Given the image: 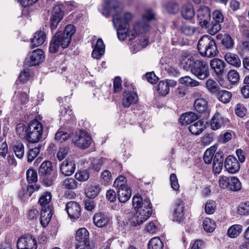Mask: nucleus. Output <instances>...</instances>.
I'll list each match as a JSON object with an SVG mask.
<instances>
[{"label": "nucleus", "mask_w": 249, "mask_h": 249, "mask_svg": "<svg viewBox=\"0 0 249 249\" xmlns=\"http://www.w3.org/2000/svg\"><path fill=\"white\" fill-rule=\"evenodd\" d=\"M242 231V226L240 225H234L231 226L228 230V235L231 238H235L238 236Z\"/></svg>", "instance_id": "41"}, {"label": "nucleus", "mask_w": 249, "mask_h": 249, "mask_svg": "<svg viewBox=\"0 0 249 249\" xmlns=\"http://www.w3.org/2000/svg\"><path fill=\"white\" fill-rule=\"evenodd\" d=\"M205 127L203 122L199 120L191 124L189 126V129L192 134L198 135L202 132Z\"/></svg>", "instance_id": "33"}, {"label": "nucleus", "mask_w": 249, "mask_h": 249, "mask_svg": "<svg viewBox=\"0 0 249 249\" xmlns=\"http://www.w3.org/2000/svg\"><path fill=\"white\" fill-rule=\"evenodd\" d=\"M44 59L43 52L42 50L37 49L28 54L25 63L30 66H36L43 62Z\"/></svg>", "instance_id": "9"}, {"label": "nucleus", "mask_w": 249, "mask_h": 249, "mask_svg": "<svg viewBox=\"0 0 249 249\" xmlns=\"http://www.w3.org/2000/svg\"><path fill=\"white\" fill-rule=\"evenodd\" d=\"M194 107L195 110L200 114H209L210 111L207 100L203 98L196 99Z\"/></svg>", "instance_id": "18"}, {"label": "nucleus", "mask_w": 249, "mask_h": 249, "mask_svg": "<svg viewBox=\"0 0 249 249\" xmlns=\"http://www.w3.org/2000/svg\"><path fill=\"white\" fill-rule=\"evenodd\" d=\"M207 27L209 34L214 35L220 30L221 26L220 23L214 22H212L209 26L207 25Z\"/></svg>", "instance_id": "52"}, {"label": "nucleus", "mask_w": 249, "mask_h": 249, "mask_svg": "<svg viewBox=\"0 0 249 249\" xmlns=\"http://www.w3.org/2000/svg\"><path fill=\"white\" fill-rule=\"evenodd\" d=\"M218 100L223 103H229L232 97V94L231 92L227 90H221L218 92Z\"/></svg>", "instance_id": "42"}, {"label": "nucleus", "mask_w": 249, "mask_h": 249, "mask_svg": "<svg viewBox=\"0 0 249 249\" xmlns=\"http://www.w3.org/2000/svg\"><path fill=\"white\" fill-rule=\"evenodd\" d=\"M181 14L182 17L187 20L194 18L195 13L192 5L187 4L183 5L181 7Z\"/></svg>", "instance_id": "31"}, {"label": "nucleus", "mask_w": 249, "mask_h": 249, "mask_svg": "<svg viewBox=\"0 0 249 249\" xmlns=\"http://www.w3.org/2000/svg\"><path fill=\"white\" fill-rule=\"evenodd\" d=\"M52 209H41L40 214V223L43 227H45L49 223L52 217Z\"/></svg>", "instance_id": "35"}, {"label": "nucleus", "mask_w": 249, "mask_h": 249, "mask_svg": "<svg viewBox=\"0 0 249 249\" xmlns=\"http://www.w3.org/2000/svg\"><path fill=\"white\" fill-rule=\"evenodd\" d=\"M180 31L184 35L190 36L195 33L196 28L188 24H183L180 27Z\"/></svg>", "instance_id": "51"}, {"label": "nucleus", "mask_w": 249, "mask_h": 249, "mask_svg": "<svg viewBox=\"0 0 249 249\" xmlns=\"http://www.w3.org/2000/svg\"><path fill=\"white\" fill-rule=\"evenodd\" d=\"M105 46L101 38H99L92 51V56L95 59H99L104 54Z\"/></svg>", "instance_id": "27"}, {"label": "nucleus", "mask_w": 249, "mask_h": 249, "mask_svg": "<svg viewBox=\"0 0 249 249\" xmlns=\"http://www.w3.org/2000/svg\"><path fill=\"white\" fill-rule=\"evenodd\" d=\"M100 189L98 186H92L88 187L86 191V196L89 198H94L99 193Z\"/></svg>", "instance_id": "44"}, {"label": "nucleus", "mask_w": 249, "mask_h": 249, "mask_svg": "<svg viewBox=\"0 0 249 249\" xmlns=\"http://www.w3.org/2000/svg\"><path fill=\"white\" fill-rule=\"evenodd\" d=\"M179 62L181 67L184 70H187L191 68L195 61L193 56L188 52L183 51L180 56Z\"/></svg>", "instance_id": "19"}, {"label": "nucleus", "mask_w": 249, "mask_h": 249, "mask_svg": "<svg viewBox=\"0 0 249 249\" xmlns=\"http://www.w3.org/2000/svg\"><path fill=\"white\" fill-rule=\"evenodd\" d=\"M76 249H93L94 246L89 240V233L86 228L78 230L75 234Z\"/></svg>", "instance_id": "6"}, {"label": "nucleus", "mask_w": 249, "mask_h": 249, "mask_svg": "<svg viewBox=\"0 0 249 249\" xmlns=\"http://www.w3.org/2000/svg\"><path fill=\"white\" fill-rule=\"evenodd\" d=\"M210 66L217 75H222L224 72L226 64L222 59L214 58L211 61Z\"/></svg>", "instance_id": "23"}, {"label": "nucleus", "mask_w": 249, "mask_h": 249, "mask_svg": "<svg viewBox=\"0 0 249 249\" xmlns=\"http://www.w3.org/2000/svg\"><path fill=\"white\" fill-rule=\"evenodd\" d=\"M27 180L29 184H35L37 181V175L34 170L28 169L26 172Z\"/></svg>", "instance_id": "49"}, {"label": "nucleus", "mask_w": 249, "mask_h": 249, "mask_svg": "<svg viewBox=\"0 0 249 249\" xmlns=\"http://www.w3.org/2000/svg\"><path fill=\"white\" fill-rule=\"evenodd\" d=\"M197 48L202 56L212 57L218 53L215 41L208 36H204L199 39Z\"/></svg>", "instance_id": "3"}, {"label": "nucleus", "mask_w": 249, "mask_h": 249, "mask_svg": "<svg viewBox=\"0 0 249 249\" xmlns=\"http://www.w3.org/2000/svg\"><path fill=\"white\" fill-rule=\"evenodd\" d=\"M43 132L42 124L37 120H33L28 125L26 140L30 143H37L41 140Z\"/></svg>", "instance_id": "5"}, {"label": "nucleus", "mask_w": 249, "mask_h": 249, "mask_svg": "<svg viewBox=\"0 0 249 249\" xmlns=\"http://www.w3.org/2000/svg\"><path fill=\"white\" fill-rule=\"evenodd\" d=\"M152 205L149 199L144 200L142 207L137 209L131 222L135 226L140 225L145 221L152 214Z\"/></svg>", "instance_id": "4"}, {"label": "nucleus", "mask_w": 249, "mask_h": 249, "mask_svg": "<svg viewBox=\"0 0 249 249\" xmlns=\"http://www.w3.org/2000/svg\"><path fill=\"white\" fill-rule=\"evenodd\" d=\"M101 13L107 18L113 15L112 22L116 29L119 40L124 41L127 37L132 40L140 34L149 31V26L147 22L141 21L135 23L132 30H129V22L133 18V15L129 12L123 13L121 3L117 0H105Z\"/></svg>", "instance_id": "1"}, {"label": "nucleus", "mask_w": 249, "mask_h": 249, "mask_svg": "<svg viewBox=\"0 0 249 249\" xmlns=\"http://www.w3.org/2000/svg\"><path fill=\"white\" fill-rule=\"evenodd\" d=\"M91 138L88 132L81 130L78 135H75L72 138V142L76 146L86 149L89 146L91 143Z\"/></svg>", "instance_id": "8"}, {"label": "nucleus", "mask_w": 249, "mask_h": 249, "mask_svg": "<svg viewBox=\"0 0 249 249\" xmlns=\"http://www.w3.org/2000/svg\"><path fill=\"white\" fill-rule=\"evenodd\" d=\"M176 85L177 82L174 80L160 81L158 84L157 91L161 96H165L169 93L170 87H174Z\"/></svg>", "instance_id": "14"}, {"label": "nucleus", "mask_w": 249, "mask_h": 249, "mask_svg": "<svg viewBox=\"0 0 249 249\" xmlns=\"http://www.w3.org/2000/svg\"><path fill=\"white\" fill-rule=\"evenodd\" d=\"M63 18V14L59 6H54L50 19V28L53 31L56 29L59 23Z\"/></svg>", "instance_id": "12"}, {"label": "nucleus", "mask_w": 249, "mask_h": 249, "mask_svg": "<svg viewBox=\"0 0 249 249\" xmlns=\"http://www.w3.org/2000/svg\"><path fill=\"white\" fill-rule=\"evenodd\" d=\"M75 169V166L74 162L67 159L62 162L60 166V171L65 176L72 175L74 173Z\"/></svg>", "instance_id": "21"}, {"label": "nucleus", "mask_w": 249, "mask_h": 249, "mask_svg": "<svg viewBox=\"0 0 249 249\" xmlns=\"http://www.w3.org/2000/svg\"><path fill=\"white\" fill-rule=\"evenodd\" d=\"M13 150L16 156L19 159L23 158L24 154V147L21 142H17L13 145Z\"/></svg>", "instance_id": "39"}, {"label": "nucleus", "mask_w": 249, "mask_h": 249, "mask_svg": "<svg viewBox=\"0 0 249 249\" xmlns=\"http://www.w3.org/2000/svg\"><path fill=\"white\" fill-rule=\"evenodd\" d=\"M184 204L182 200L177 199L173 205V215L174 220L180 222L184 218Z\"/></svg>", "instance_id": "13"}, {"label": "nucleus", "mask_w": 249, "mask_h": 249, "mask_svg": "<svg viewBox=\"0 0 249 249\" xmlns=\"http://www.w3.org/2000/svg\"><path fill=\"white\" fill-rule=\"evenodd\" d=\"M223 155L222 152H217L213 157V171L216 174H219L223 168Z\"/></svg>", "instance_id": "25"}, {"label": "nucleus", "mask_w": 249, "mask_h": 249, "mask_svg": "<svg viewBox=\"0 0 249 249\" xmlns=\"http://www.w3.org/2000/svg\"><path fill=\"white\" fill-rule=\"evenodd\" d=\"M46 39V35L44 31L41 30L37 31L34 35V37L31 39L32 48L39 46L43 44Z\"/></svg>", "instance_id": "24"}, {"label": "nucleus", "mask_w": 249, "mask_h": 249, "mask_svg": "<svg viewBox=\"0 0 249 249\" xmlns=\"http://www.w3.org/2000/svg\"><path fill=\"white\" fill-rule=\"evenodd\" d=\"M74 26L69 24L65 28L64 31L57 32L52 39L49 46V52L51 53H56L61 46L63 49L67 48L71 41V36L75 33Z\"/></svg>", "instance_id": "2"}, {"label": "nucleus", "mask_w": 249, "mask_h": 249, "mask_svg": "<svg viewBox=\"0 0 249 249\" xmlns=\"http://www.w3.org/2000/svg\"><path fill=\"white\" fill-rule=\"evenodd\" d=\"M247 109L243 105L238 104L236 105L235 108V112L236 114L240 117H244L246 113Z\"/></svg>", "instance_id": "61"}, {"label": "nucleus", "mask_w": 249, "mask_h": 249, "mask_svg": "<svg viewBox=\"0 0 249 249\" xmlns=\"http://www.w3.org/2000/svg\"><path fill=\"white\" fill-rule=\"evenodd\" d=\"M66 210L71 218H77L80 215L81 208L79 204L75 201L68 202L66 206Z\"/></svg>", "instance_id": "17"}, {"label": "nucleus", "mask_w": 249, "mask_h": 249, "mask_svg": "<svg viewBox=\"0 0 249 249\" xmlns=\"http://www.w3.org/2000/svg\"><path fill=\"white\" fill-rule=\"evenodd\" d=\"M229 184L228 189L233 191H239L242 188L240 181L236 177H231L230 178Z\"/></svg>", "instance_id": "40"}, {"label": "nucleus", "mask_w": 249, "mask_h": 249, "mask_svg": "<svg viewBox=\"0 0 249 249\" xmlns=\"http://www.w3.org/2000/svg\"><path fill=\"white\" fill-rule=\"evenodd\" d=\"M199 116L193 112H189L182 114L179 118L182 125H187L198 119Z\"/></svg>", "instance_id": "26"}, {"label": "nucleus", "mask_w": 249, "mask_h": 249, "mask_svg": "<svg viewBox=\"0 0 249 249\" xmlns=\"http://www.w3.org/2000/svg\"><path fill=\"white\" fill-rule=\"evenodd\" d=\"M197 17L200 26L202 27H207L211 20L209 8L204 5L200 6L197 11Z\"/></svg>", "instance_id": "10"}, {"label": "nucleus", "mask_w": 249, "mask_h": 249, "mask_svg": "<svg viewBox=\"0 0 249 249\" xmlns=\"http://www.w3.org/2000/svg\"><path fill=\"white\" fill-rule=\"evenodd\" d=\"M228 78L231 83H235L239 79V74L236 71L231 70L228 72Z\"/></svg>", "instance_id": "58"}, {"label": "nucleus", "mask_w": 249, "mask_h": 249, "mask_svg": "<svg viewBox=\"0 0 249 249\" xmlns=\"http://www.w3.org/2000/svg\"><path fill=\"white\" fill-rule=\"evenodd\" d=\"M216 203L215 201L210 200H208L205 206V210L207 214H213L215 210Z\"/></svg>", "instance_id": "55"}, {"label": "nucleus", "mask_w": 249, "mask_h": 249, "mask_svg": "<svg viewBox=\"0 0 249 249\" xmlns=\"http://www.w3.org/2000/svg\"><path fill=\"white\" fill-rule=\"evenodd\" d=\"M104 162V159L101 158L99 159H94L92 162V168L96 171H98L101 168Z\"/></svg>", "instance_id": "64"}, {"label": "nucleus", "mask_w": 249, "mask_h": 249, "mask_svg": "<svg viewBox=\"0 0 249 249\" xmlns=\"http://www.w3.org/2000/svg\"><path fill=\"white\" fill-rule=\"evenodd\" d=\"M113 186L118 189L128 187L126 185V178L123 176H119L115 180Z\"/></svg>", "instance_id": "46"}, {"label": "nucleus", "mask_w": 249, "mask_h": 249, "mask_svg": "<svg viewBox=\"0 0 249 249\" xmlns=\"http://www.w3.org/2000/svg\"><path fill=\"white\" fill-rule=\"evenodd\" d=\"M191 71L200 80L207 78L210 74L208 63L203 60H195L191 66Z\"/></svg>", "instance_id": "7"}, {"label": "nucleus", "mask_w": 249, "mask_h": 249, "mask_svg": "<svg viewBox=\"0 0 249 249\" xmlns=\"http://www.w3.org/2000/svg\"><path fill=\"white\" fill-rule=\"evenodd\" d=\"M225 60L229 64L235 67H239L241 66V61L235 53H227L224 56Z\"/></svg>", "instance_id": "29"}, {"label": "nucleus", "mask_w": 249, "mask_h": 249, "mask_svg": "<svg viewBox=\"0 0 249 249\" xmlns=\"http://www.w3.org/2000/svg\"><path fill=\"white\" fill-rule=\"evenodd\" d=\"M101 178L102 183L107 185L111 181V174L109 171L106 170L102 172Z\"/></svg>", "instance_id": "57"}, {"label": "nucleus", "mask_w": 249, "mask_h": 249, "mask_svg": "<svg viewBox=\"0 0 249 249\" xmlns=\"http://www.w3.org/2000/svg\"><path fill=\"white\" fill-rule=\"evenodd\" d=\"M237 212L241 215L249 214V201L241 203L238 206Z\"/></svg>", "instance_id": "50"}, {"label": "nucleus", "mask_w": 249, "mask_h": 249, "mask_svg": "<svg viewBox=\"0 0 249 249\" xmlns=\"http://www.w3.org/2000/svg\"><path fill=\"white\" fill-rule=\"evenodd\" d=\"M75 178L79 181H85L89 177V172L86 170L80 171L77 172L74 176Z\"/></svg>", "instance_id": "54"}, {"label": "nucleus", "mask_w": 249, "mask_h": 249, "mask_svg": "<svg viewBox=\"0 0 249 249\" xmlns=\"http://www.w3.org/2000/svg\"><path fill=\"white\" fill-rule=\"evenodd\" d=\"M118 197L121 203H125L129 200L131 196L130 189L128 187L118 189Z\"/></svg>", "instance_id": "30"}, {"label": "nucleus", "mask_w": 249, "mask_h": 249, "mask_svg": "<svg viewBox=\"0 0 249 249\" xmlns=\"http://www.w3.org/2000/svg\"><path fill=\"white\" fill-rule=\"evenodd\" d=\"M163 244L159 237H154L149 242L148 244V249H162Z\"/></svg>", "instance_id": "38"}, {"label": "nucleus", "mask_w": 249, "mask_h": 249, "mask_svg": "<svg viewBox=\"0 0 249 249\" xmlns=\"http://www.w3.org/2000/svg\"><path fill=\"white\" fill-rule=\"evenodd\" d=\"M224 165L227 171L231 174L237 173L240 168L239 162L233 156H229L226 159Z\"/></svg>", "instance_id": "16"}, {"label": "nucleus", "mask_w": 249, "mask_h": 249, "mask_svg": "<svg viewBox=\"0 0 249 249\" xmlns=\"http://www.w3.org/2000/svg\"><path fill=\"white\" fill-rule=\"evenodd\" d=\"M165 9L170 14H176L179 10V6L175 2H168L165 5Z\"/></svg>", "instance_id": "56"}, {"label": "nucleus", "mask_w": 249, "mask_h": 249, "mask_svg": "<svg viewBox=\"0 0 249 249\" xmlns=\"http://www.w3.org/2000/svg\"><path fill=\"white\" fill-rule=\"evenodd\" d=\"M225 119L219 113H215L212 117L210 121V126L212 129L216 130L225 125Z\"/></svg>", "instance_id": "20"}, {"label": "nucleus", "mask_w": 249, "mask_h": 249, "mask_svg": "<svg viewBox=\"0 0 249 249\" xmlns=\"http://www.w3.org/2000/svg\"><path fill=\"white\" fill-rule=\"evenodd\" d=\"M213 18L214 22L222 23L224 20V16L222 12L220 10H214L213 13Z\"/></svg>", "instance_id": "60"}, {"label": "nucleus", "mask_w": 249, "mask_h": 249, "mask_svg": "<svg viewBox=\"0 0 249 249\" xmlns=\"http://www.w3.org/2000/svg\"><path fill=\"white\" fill-rule=\"evenodd\" d=\"M77 182L72 178H67L62 183V186L67 189L73 190L77 187Z\"/></svg>", "instance_id": "45"}, {"label": "nucleus", "mask_w": 249, "mask_h": 249, "mask_svg": "<svg viewBox=\"0 0 249 249\" xmlns=\"http://www.w3.org/2000/svg\"><path fill=\"white\" fill-rule=\"evenodd\" d=\"M138 97L136 93L124 91L123 93V105L125 107H130L132 104L137 103Z\"/></svg>", "instance_id": "22"}, {"label": "nucleus", "mask_w": 249, "mask_h": 249, "mask_svg": "<svg viewBox=\"0 0 249 249\" xmlns=\"http://www.w3.org/2000/svg\"><path fill=\"white\" fill-rule=\"evenodd\" d=\"M180 84L184 85L187 87H195L199 85V83L197 81L192 79L190 76H185L180 78L178 80Z\"/></svg>", "instance_id": "36"}, {"label": "nucleus", "mask_w": 249, "mask_h": 249, "mask_svg": "<svg viewBox=\"0 0 249 249\" xmlns=\"http://www.w3.org/2000/svg\"><path fill=\"white\" fill-rule=\"evenodd\" d=\"M217 38H221V43L222 45L227 49H231L234 47V42L231 37L228 34H224L223 36L222 34H218Z\"/></svg>", "instance_id": "28"}, {"label": "nucleus", "mask_w": 249, "mask_h": 249, "mask_svg": "<svg viewBox=\"0 0 249 249\" xmlns=\"http://www.w3.org/2000/svg\"><path fill=\"white\" fill-rule=\"evenodd\" d=\"M69 134L66 132L58 130L55 134V139L58 142H63L69 139Z\"/></svg>", "instance_id": "53"}, {"label": "nucleus", "mask_w": 249, "mask_h": 249, "mask_svg": "<svg viewBox=\"0 0 249 249\" xmlns=\"http://www.w3.org/2000/svg\"><path fill=\"white\" fill-rule=\"evenodd\" d=\"M206 87L208 90L212 93L217 92L219 88L217 83L214 80L211 79L206 81Z\"/></svg>", "instance_id": "47"}, {"label": "nucleus", "mask_w": 249, "mask_h": 249, "mask_svg": "<svg viewBox=\"0 0 249 249\" xmlns=\"http://www.w3.org/2000/svg\"><path fill=\"white\" fill-rule=\"evenodd\" d=\"M52 196L50 193H45L40 197L38 203L42 207L41 209H47L48 208L52 209L51 201Z\"/></svg>", "instance_id": "34"}, {"label": "nucleus", "mask_w": 249, "mask_h": 249, "mask_svg": "<svg viewBox=\"0 0 249 249\" xmlns=\"http://www.w3.org/2000/svg\"><path fill=\"white\" fill-rule=\"evenodd\" d=\"M171 187L175 191H178L179 188L178 179L175 174H171L170 177Z\"/></svg>", "instance_id": "59"}, {"label": "nucleus", "mask_w": 249, "mask_h": 249, "mask_svg": "<svg viewBox=\"0 0 249 249\" xmlns=\"http://www.w3.org/2000/svg\"><path fill=\"white\" fill-rule=\"evenodd\" d=\"M17 247L25 248V249H36L37 242L35 238L31 236L23 237L19 239L17 242Z\"/></svg>", "instance_id": "15"}, {"label": "nucleus", "mask_w": 249, "mask_h": 249, "mask_svg": "<svg viewBox=\"0 0 249 249\" xmlns=\"http://www.w3.org/2000/svg\"><path fill=\"white\" fill-rule=\"evenodd\" d=\"M203 227L206 232H212L215 229L216 225L214 221L207 217L203 221Z\"/></svg>", "instance_id": "43"}, {"label": "nucleus", "mask_w": 249, "mask_h": 249, "mask_svg": "<svg viewBox=\"0 0 249 249\" xmlns=\"http://www.w3.org/2000/svg\"><path fill=\"white\" fill-rule=\"evenodd\" d=\"M28 147L29 150L27 155V161L28 162H31L40 152L42 146L38 144L37 146L34 147H31L30 145Z\"/></svg>", "instance_id": "37"}, {"label": "nucleus", "mask_w": 249, "mask_h": 249, "mask_svg": "<svg viewBox=\"0 0 249 249\" xmlns=\"http://www.w3.org/2000/svg\"><path fill=\"white\" fill-rule=\"evenodd\" d=\"M69 148L68 147H63L60 148L57 153V157L59 160H63L68 154Z\"/></svg>", "instance_id": "63"}, {"label": "nucleus", "mask_w": 249, "mask_h": 249, "mask_svg": "<svg viewBox=\"0 0 249 249\" xmlns=\"http://www.w3.org/2000/svg\"><path fill=\"white\" fill-rule=\"evenodd\" d=\"M28 126L22 123L18 124L16 128V132L21 138L26 140V135H27Z\"/></svg>", "instance_id": "48"}, {"label": "nucleus", "mask_w": 249, "mask_h": 249, "mask_svg": "<svg viewBox=\"0 0 249 249\" xmlns=\"http://www.w3.org/2000/svg\"><path fill=\"white\" fill-rule=\"evenodd\" d=\"M53 171L52 162L49 161H44L41 163L39 169V174L43 177H47Z\"/></svg>", "instance_id": "32"}, {"label": "nucleus", "mask_w": 249, "mask_h": 249, "mask_svg": "<svg viewBox=\"0 0 249 249\" xmlns=\"http://www.w3.org/2000/svg\"><path fill=\"white\" fill-rule=\"evenodd\" d=\"M111 218L109 214L106 213H96L93 217L94 224L98 227L102 228L110 224Z\"/></svg>", "instance_id": "11"}, {"label": "nucleus", "mask_w": 249, "mask_h": 249, "mask_svg": "<svg viewBox=\"0 0 249 249\" xmlns=\"http://www.w3.org/2000/svg\"><path fill=\"white\" fill-rule=\"evenodd\" d=\"M144 203L141 196H135L133 198L132 204L133 207L135 209H138L140 207H142Z\"/></svg>", "instance_id": "62"}]
</instances>
